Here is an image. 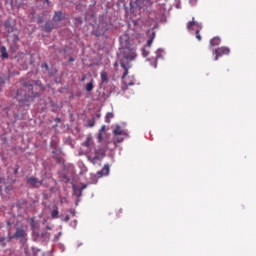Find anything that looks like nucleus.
<instances>
[{
  "label": "nucleus",
  "mask_w": 256,
  "mask_h": 256,
  "mask_svg": "<svg viewBox=\"0 0 256 256\" xmlns=\"http://www.w3.org/2000/svg\"><path fill=\"white\" fill-rule=\"evenodd\" d=\"M31 95H33V84L31 81H26L22 84V87L17 91V99L19 103H27L31 101Z\"/></svg>",
  "instance_id": "nucleus-1"
},
{
  "label": "nucleus",
  "mask_w": 256,
  "mask_h": 256,
  "mask_svg": "<svg viewBox=\"0 0 256 256\" xmlns=\"http://www.w3.org/2000/svg\"><path fill=\"white\" fill-rule=\"evenodd\" d=\"M27 231H29V228L27 225L22 224L20 226L16 227V231L14 234L11 235V233L8 234V239L11 241V239H20V241H26L27 240Z\"/></svg>",
  "instance_id": "nucleus-2"
},
{
  "label": "nucleus",
  "mask_w": 256,
  "mask_h": 256,
  "mask_svg": "<svg viewBox=\"0 0 256 256\" xmlns=\"http://www.w3.org/2000/svg\"><path fill=\"white\" fill-rule=\"evenodd\" d=\"M107 152V149L103 146H98L94 148V157L91 158V156L88 157V160L92 162L93 165H95L96 161H101L103 157H105V153Z\"/></svg>",
  "instance_id": "nucleus-3"
},
{
  "label": "nucleus",
  "mask_w": 256,
  "mask_h": 256,
  "mask_svg": "<svg viewBox=\"0 0 256 256\" xmlns=\"http://www.w3.org/2000/svg\"><path fill=\"white\" fill-rule=\"evenodd\" d=\"M151 5H153L151 0H135L130 2L132 9H147V7H151Z\"/></svg>",
  "instance_id": "nucleus-4"
},
{
  "label": "nucleus",
  "mask_w": 256,
  "mask_h": 256,
  "mask_svg": "<svg viewBox=\"0 0 256 256\" xmlns=\"http://www.w3.org/2000/svg\"><path fill=\"white\" fill-rule=\"evenodd\" d=\"M212 53L215 55V61H219V57H223V55H229L231 53V49L222 46L214 49Z\"/></svg>",
  "instance_id": "nucleus-5"
},
{
  "label": "nucleus",
  "mask_w": 256,
  "mask_h": 256,
  "mask_svg": "<svg viewBox=\"0 0 256 256\" xmlns=\"http://www.w3.org/2000/svg\"><path fill=\"white\" fill-rule=\"evenodd\" d=\"M82 147H86V153H92L93 149H95V142L91 135L86 137V140L82 143Z\"/></svg>",
  "instance_id": "nucleus-6"
},
{
  "label": "nucleus",
  "mask_w": 256,
  "mask_h": 256,
  "mask_svg": "<svg viewBox=\"0 0 256 256\" xmlns=\"http://www.w3.org/2000/svg\"><path fill=\"white\" fill-rule=\"evenodd\" d=\"M27 185H30L31 187H39V185H43V181H39V179L35 177H30L26 181Z\"/></svg>",
  "instance_id": "nucleus-7"
},
{
  "label": "nucleus",
  "mask_w": 256,
  "mask_h": 256,
  "mask_svg": "<svg viewBox=\"0 0 256 256\" xmlns=\"http://www.w3.org/2000/svg\"><path fill=\"white\" fill-rule=\"evenodd\" d=\"M120 65H121L122 69H124L122 79H125V77H127V75H129V69H131V64L129 62H127V63L121 62Z\"/></svg>",
  "instance_id": "nucleus-8"
},
{
  "label": "nucleus",
  "mask_w": 256,
  "mask_h": 256,
  "mask_svg": "<svg viewBox=\"0 0 256 256\" xmlns=\"http://www.w3.org/2000/svg\"><path fill=\"white\" fill-rule=\"evenodd\" d=\"M43 31H45L46 33H51V31H53V29H55V24L51 21H47L45 23V25L42 27Z\"/></svg>",
  "instance_id": "nucleus-9"
},
{
  "label": "nucleus",
  "mask_w": 256,
  "mask_h": 256,
  "mask_svg": "<svg viewBox=\"0 0 256 256\" xmlns=\"http://www.w3.org/2000/svg\"><path fill=\"white\" fill-rule=\"evenodd\" d=\"M65 19V16L63 15V12L56 11L53 16L54 23H60V21H63Z\"/></svg>",
  "instance_id": "nucleus-10"
},
{
  "label": "nucleus",
  "mask_w": 256,
  "mask_h": 256,
  "mask_svg": "<svg viewBox=\"0 0 256 256\" xmlns=\"http://www.w3.org/2000/svg\"><path fill=\"white\" fill-rule=\"evenodd\" d=\"M161 51H162L161 49H158L156 51V57L148 60L151 62L152 67H155V69L157 68V59H159V57H161Z\"/></svg>",
  "instance_id": "nucleus-11"
},
{
  "label": "nucleus",
  "mask_w": 256,
  "mask_h": 256,
  "mask_svg": "<svg viewBox=\"0 0 256 256\" xmlns=\"http://www.w3.org/2000/svg\"><path fill=\"white\" fill-rule=\"evenodd\" d=\"M51 219H59V208L57 205L53 206L52 211L50 212Z\"/></svg>",
  "instance_id": "nucleus-12"
},
{
  "label": "nucleus",
  "mask_w": 256,
  "mask_h": 256,
  "mask_svg": "<svg viewBox=\"0 0 256 256\" xmlns=\"http://www.w3.org/2000/svg\"><path fill=\"white\" fill-rule=\"evenodd\" d=\"M194 27H199V23L195 22V18H192V21L188 22L187 24V30L193 31L195 29Z\"/></svg>",
  "instance_id": "nucleus-13"
},
{
  "label": "nucleus",
  "mask_w": 256,
  "mask_h": 256,
  "mask_svg": "<svg viewBox=\"0 0 256 256\" xmlns=\"http://www.w3.org/2000/svg\"><path fill=\"white\" fill-rule=\"evenodd\" d=\"M218 45H221V38H219L218 36L210 40V47H218Z\"/></svg>",
  "instance_id": "nucleus-14"
},
{
  "label": "nucleus",
  "mask_w": 256,
  "mask_h": 256,
  "mask_svg": "<svg viewBox=\"0 0 256 256\" xmlns=\"http://www.w3.org/2000/svg\"><path fill=\"white\" fill-rule=\"evenodd\" d=\"M109 164H106L101 171L98 172L99 177H103V175H109Z\"/></svg>",
  "instance_id": "nucleus-15"
},
{
  "label": "nucleus",
  "mask_w": 256,
  "mask_h": 256,
  "mask_svg": "<svg viewBox=\"0 0 256 256\" xmlns=\"http://www.w3.org/2000/svg\"><path fill=\"white\" fill-rule=\"evenodd\" d=\"M100 77H101L102 83H108L109 82V74L107 73V71H102L100 73Z\"/></svg>",
  "instance_id": "nucleus-16"
},
{
  "label": "nucleus",
  "mask_w": 256,
  "mask_h": 256,
  "mask_svg": "<svg viewBox=\"0 0 256 256\" xmlns=\"http://www.w3.org/2000/svg\"><path fill=\"white\" fill-rule=\"evenodd\" d=\"M0 53H1L2 59H8L9 58V54L7 53V48H5V46H2L0 48Z\"/></svg>",
  "instance_id": "nucleus-17"
},
{
  "label": "nucleus",
  "mask_w": 256,
  "mask_h": 256,
  "mask_svg": "<svg viewBox=\"0 0 256 256\" xmlns=\"http://www.w3.org/2000/svg\"><path fill=\"white\" fill-rule=\"evenodd\" d=\"M155 39V32H152L150 34L149 39L147 40V44L146 47H151V45H153V40Z\"/></svg>",
  "instance_id": "nucleus-18"
},
{
  "label": "nucleus",
  "mask_w": 256,
  "mask_h": 256,
  "mask_svg": "<svg viewBox=\"0 0 256 256\" xmlns=\"http://www.w3.org/2000/svg\"><path fill=\"white\" fill-rule=\"evenodd\" d=\"M115 115H113V112H108L105 116V123H111V119H113Z\"/></svg>",
  "instance_id": "nucleus-19"
},
{
  "label": "nucleus",
  "mask_w": 256,
  "mask_h": 256,
  "mask_svg": "<svg viewBox=\"0 0 256 256\" xmlns=\"http://www.w3.org/2000/svg\"><path fill=\"white\" fill-rule=\"evenodd\" d=\"M114 135H123V129H121V126L117 125L116 128L113 130Z\"/></svg>",
  "instance_id": "nucleus-20"
},
{
  "label": "nucleus",
  "mask_w": 256,
  "mask_h": 256,
  "mask_svg": "<svg viewBox=\"0 0 256 256\" xmlns=\"http://www.w3.org/2000/svg\"><path fill=\"white\" fill-rule=\"evenodd\" d=\"M124 84L126 87H131V86L135 85V79H133V78H131L130 80L125 79Z\"/></svg>",
  "instance_id": "nucleus-21"
},
{
  "label": "nucleus",
  "mask_w": 256,
  "mask_h": 256,
  "mask_svg": "<svg viewBox=\"0 0 256 256\" xmlns=\"http://www.w3.org/2000/svg\"><path fill=\"white\" fill-rule=\"evenodd\" d=\"M4 27L8 33H13V26H11V24H9V22H5Z\"/></svg>",
  "instance_id": "nucleus-22"
},
{
  "label": "nucleus",
  "mask_w": 256,
  "mask_h": 256,
  "mask_svg": "<svg viewBox=\"0 0 256 256\" xmlns=\"http://www.w3.org/2000/svg\"><path fill=\"white\" fill-rule=\"evenodd\" d=\"M136 55L134 52H130L128 55H125L126 61H133L135 59Z\"/></svg>",
  "instance_id": "nucleus-23"
},
{
  "label": "nucleus",
  "mask_w": 256,
  "mask_h": 256,
  "mask_svg": "<svg viewBox=\"0 0 256 256\" xmlns=\"http://www.w3.org/2000/svg\"><path fill=\"white\" fill-rule=\"evenodd\" d=\"M93 80L86 84V91L91 92L93 91Z\"/></svg>",
  "instance_id": "nucleus-24"
},
{
  "label": "nucleus",
  "mask_w": 256,
  "mask_h": 256,
  "mask_svg": "<svg viewBox=\"0 0 256 256\" xmlns=\"http://www.w3.org/2000/svg\"><path fill=\"white\" fill-rule=\"evenodd\" d=\"M74 195H76V197H81L83 192H81L80 188L74 187Z\"/></svg>",
  "instance_id": "nucleus-25"
},
{
  "label": "nucleus",
  "mask_w": 256,
  "mask_h": 256,
  "mask_svg": "<svg viewBox=\"0 0 256 256\" xmlns=\"http://www.w3.org/2000/svg\"><path fill=\"white\" fill-rule=\"evenodd\" d=\"M87 127H95V120H87Z\"/></svg>",
  "instance_id": "nucleus-26"
},
{
  "label": "nucleus",
  "mask_w": 256,
  "mask_h": 256,
  "mask_svg": "<svg viewBox=\"0 0 256 256\" xmlns=\"http://www.w3.org/2000/svg\"><path fill=\"white\" fill-rule=\"evenodd\" d=\"M142 55L143 57H147L149 55V51H147L145 48H142Z\"/></svg>",
  "instance_id": "nucleus-27"
},
{
  "label": "nucleus",
  "mask_w": 256,
  "mask_h": 256,
  "mask_svg": "<svg viewBox=\"0 0 256 256\" xmlns=\"http://www.w3.org/2000/svg\"><path fill=\"white\" fill-rule=\"evenodd\" d=\"M196 39H198V41H201V34L199 33V30H196Z\"/></svg>",
  "instance_id": "nucleus-28"
},
{
  "label": "nucleus",
  "mask_w": 256,
  "mask_h": 256,
  "mask_svg": "<svg viewBox=\"0 0 256 256\" xmlns=\"http://www.w3.org/2000/svg\"><path fill=\"white\" fill-rule=\"evenodd\" d=\"M0 244L2 245V247H5V237L0 238Z\"/></svg>",
  "instance_id": "nucleus-29"
},
{
  "label": "nucleus",
  "mask_w": 256,
  "mask_h": 256,
  "mask_svg": "<svg viewBox=\"0 0 256 256\" xmlns=\"http://www.w3.org/2000/svg\"><path fill=\"white\" fill-rule=\"evenodd\" d=\"M105 130H106V126L105 125H103L101 128H100V130H99V133H105Z\"/></svg>",
  "instance_id": "nucleus-30"
},
{
  "label": "nucleus",
  "mask_w": 256,
  "mask_h": 256,
  "mask_svg": "<svg viewBox=\"0 0 256 256\" xmlns=\"http://www.w3.org/2000/svg\"><path fill=\"white\" fill-rule=\"evenodd\" d=\"M98 141H103V133H98Z\"/></svg>",
  "instance_id": "nucleus-31"
},
{
  "label": "nucleus",
  "mask_w": 256,
  "mask_h": 256,
  "mask_svg": "<svg viewBox=\"0 0 256 256\" xmlns=\"http://www.w3.org/2000/svg\"><path fill=\"white\" fill-rule=\"evenodd\" d=\"M69 216H65L64 218H62V221H64L65 223L69 222Z\"/></svg>",
  "instance_id": "nucleus-32"
},
{
  "label": "nucleus",
  "mask_w": 256,
  "mask_h": 256,
  "mask_svg": "<svg viewBox=\"0 0 256 256\" xmlns=\"http://www.w3.org/2000/svg\"><path fill=\"white\" fill-rule=\"evenodd\" d=\"M84 189H87V185H83V186L80 188L81 193H83V190H84Z\"/></svg>",
  "instance_id": "nucleus-33"
},
{
  "label": "nucleus",
  "mask_w": 256,
  "mask_h": 256,
  "mask_svg": "<svg viewBox=\"0 0 256 256\" xmlns=\"http://www.w3.org/2000/svg\"><path fill=\"white\" fill-rule=\"evenodd\" d=\"M42 67H45V69H49V65H47V64H42Z\"/></svg>",
  "instance_id": "nucleus-34"
},
{
  "label": "nucleus",
  "mask_w": 256,
  "mask_h": 256,
  "mask_svg": "<svg viewBox=\"0 0 256 256\" xmlns=\"http://www.w3.org/2000/svg\"><path fill=\"white\" fill-rule=\"evenodd\" d=\"M69 213H71L72 215H75V210L70 209V210H69Z\"/></svg>",
  "instance_id": "nucleus-35"
},
{
  "label": "nucleus",
  "mask_w": 256,
  "mask_h": 256,
  "mask_svg": "<svg viewBox=\"0 0 256 256\" xmlns=\"http://www.w3.org/2000/svg\"><path fill=\"white\" fill-rule=\"evenodd\" d=\"M96 117H97V119H100L101 118V114H96Z\"/></svg>",
  "instance_id": "nucleus-36"
},
{
  "label": "nucleus",
  "mask_w": 256,
  "mask_h": 256,
  "mask_svg": "<svg viewBox=\"0 0 256 256\" xmlns=\"http://www.w3.org/2000/svg\"><path fill=\"white\" fill-rule=\"evenodd\" d=\"M18 171H19L18 169H15L14 174L17 175Z\"/></svg>",
  "instance_id": "nucleus-37"
},
{
  "label": "nucleus",
  "mask_w": 256,
  "mask_h": 256,
  "mask_svg": "<svg viewBox=\"0 0 256 256\" xmlns=\"http://www.w3.org/2000/svg\"><path fill=\"white\" fill-rule=\"evenodd\" d=\"M45 3H47V5H49V0H45Z\"/></svg>",
  "instance_id": "nucleus-38"
},
{
  "label": "nucleus",
  "mask_w": 256,
  "mask_h": 256,
  "mask_svg": "<svg viewBox=\"0 0 256 256\" xmlns=\"http://www.w3.org/2000/svg\"><path fill=\"white\" fill-rule=\"evenodd\" d=\"M34 97H39V94H38V93H36V94L34 95Z\"/></svg>",
  "instance_id": "nucleus-39"
},
{
  "label": "nucleus",
  "mask_w": 256,
  "mask_h": 256,
  "mask_svg": "<svg viewBox=\"0 0 256 256\" xmlns=\"http://www.w3.org/2000/svg\"><path fill=\"white\" fill-rule=\"evenodd\" d=\"M31 226H32V229H33V228L35 227V224H33V222H32V225H31Z\"/></svg>",
  "instance_id": "nucleus-40"
},
{
  "label": "nucleus",
  "mask_w": 256,
  "mask_h": 256,
  "mask_svg": "<svg viewBox=\"0 0 256 256\" xmlns=\"http://www.w3.org/2000/svg\"><path fill=\"white\" fill-rule=\"evenodd\" d=\"M7 225H11V222H7Z\"/></svg>",
  "instance_id": "nucleus-41"
},
{
  "label": "nucleus",
  "mask_w": 256,
  "mask_h": 256,
  "mask_svg": "<svg viewBox=\"0 0 256 256\" xmlns=\"http://www.w3.org/2000/svg\"><path fill=\"white\" fill-rule=\"evenodd\" d=\"M52 153H55V151H52Z\"/></svg>",
  "instance_id": "nucleus-42"
}]
</instances>
